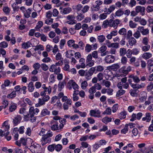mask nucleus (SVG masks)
I'll return each mask as SVG.
<instances>
[{
    "label": "nucleus",
    "instance_id": "f257e3e1",
    "mask_svg": "<svg viewBox=\"0 0 153 153\" xmlns=\"http://www.w3.org/2000/svg\"><path fill=\"white\" fill-rule=\"evenodd\" d=\"M39 112L38 109L36 108L34 109L33 107H31L29 110V113L25 114L26 120L27 121L30 120L32 122H33L36 121V118L34 116L35 114H37Z\"/></svg>",
    "mask_w": 153,
    "mask_h": 153
},
{
    "label": "nucleus",
    "instance_id": "f03ea898",
    "mask_svg": "<svg viewBox=\"0 0 153 153\" xmlns=\"http://www.w3.org/2000/svg\"><path fill=\"white\" fill-rule=\"evenodd\" d=\"M53 136V134L51 131H48L47 134L42 137L41 139V144L42 146H44L47 143H50L51 141L50 138Z\"/></svg>",
    "mask_w": 153,
    "mask_h": 153
},
{
    "label": "nucleus",
    "instance_id": "7ed1b4c3",
    "mask_svg": "<svg viewBox=\"0 0 153 153\" xmlns=\"http://www.w3.org/2000/svg\"><path fill=\"white\" fill-rule=\"evenodd\" d=\"M143 116V114L141 112H139L137 114L133 113L131 116V118L130 119V121L133 122L136 119L139 120L141 119Z\"/></svg>",
    "mask_w": 153,
    "mask_h": 153
},
{
    "label": "nucleus",
    "instance_id": "20e7f679",
    "mask_svg": "<svg viewBox=\"0 0 153 153\" xmlns=\"http://www.w3.org/2000/svg\"><path fill=\"white\" fill-rule=\"evenodd\" d=\"M101 112L98 109L91 110L90 111V115L91 116L98 118L101 117Z\"/></svg>",
    "mask_w": 153,
    "mask_h": 153
},
{
    "label": "nucleus",
    "instance_id": "39448f33",
    "mask_svg": "<svg viewBox=\"0 0 153 153\" xmlns=\"http://www.w3.org/2000/svg\"><path fill=\"white\" fill-rule=\"evenodd\" d=\"M120 20L118 19H115L113 20L112 19H110V27H113L115 29H116L118 25L120 24Z\"/></svg>",
    "mask_w": 153,
    "mask_h": 153
},
{
    "label": "nucleus",
    "instance_id": "423d86ee",
    "mask_svg": "<svg viewBox=\"0 0 153 153\" xmlns=\"http://www.w3.org/2000/svg\"><path fill=\"white\" fill-rule=\"evenodd\" d=\"M115 59L114 56L111 55H108L105 58L104 61L106 63L110 64L113 62Z\"/></svg>",
    "mask_w": 153,
    "mask_h": 153
},
{
    "label": "nucleus",
    "instance_id": "0eeeda50",
    "mask_svg": "<svg viewBox=\"0 0 153 153\" xmlns=\"http://www.w3.org/2000/svg\"><path fill=\"white\" fill-rule=\"evenodd\" d=\"M143 35H146L149 34V30L148 28L145 29L143 26H139L137 29Z\"/></svg>",
    "mask_w": 153,
    "mask_h": 153
},
{
    "label": "nucleus",
    "instance_id": "6e6552de",
    "mask_svg": "<svg viewBox=\"0 0 153 153\" xmlns=\"http://www.w3.org/2000/svg\"><path fill=\"white\" fill-rule=\"evenodd\" d=\"M145 8L143 7L140 6H137L135 7V10L137 13L140 12L142 15H143L145 14Z\"/></svg>",
    "mask_w": 153,
    "mask_h": 153
},
{
    "label": "nucleus",
    "instance_id": "1a4fd4ad",
    "mask_svg": "<svg viewBox=\"0 0 153 153\" xmlns=\"http://www.w3.org/2000/svg\"><path fill=\"white\" fill-rule=\"evenodd\" d=\"M145 86V84L144 83H141L140 84L137 83L131 85V87L134 89H140L144 88Z\"/></svg>",
    "mask_w": 153,
    "mask_h": 153
},
{
    "label": "nucleus",
    "instance_id": "9d476101",
    "mask_svg": "<svg viewBox=\"0 0 153 153\" xmlns=\"http://www.w3.org/2000/svg\"><path fill=\"white\" fill-rule=\"evenodd\" d=\"M22 117L19 115H18L15 117L13 119V122L15 126H17L21 122Z\"/></svg>",
    "mask_w": 153,
    "mask_h": 153
},
{
    "label": "nucleus",
    "instance_id": "9b49d317",
    "mask_svg": "<svg viewBox=\"0 0 153 153\" xmlns=\"http://www.w3.org/2000/svg\"><path fill=\"white\" fill-rule=\"evenodd\" d=\"M53 124L51 126V128L53 131H56L58 130L61 129H59V127L58 126V121H54V122L52 123Z\"/></svg>",
    "mask_w": 153,
    "mask_h": 153
},
{
    "label": "nucleus",
    "instance_id": "f8f14e48",
    "mask_svg": "<svg viewBox=\"0 0 153 153\" xmlns=\"http://www.w3.org/2000/svg\"><path fill=\"white\" fill-rule=\"evenodd\" d=\"M68 84L70 85H71L73 89L75 90L79 89V87L78 85L75 82H73L72 80H70L68 82Z\"/></svg>",
    "mask_w": 153,
    "mask_h": 153
},
{
    "label": "nucleus",
    "instance_id": "ddd939ff",
    "mask_svg": "<svg viewBox=\"0 0 153 153\" xmlns=\"http://www.w3.org/2000/svg\"><path fill=\"white\" fill-rule=\"evenodd\" d=\"M129 78L132 79L133 81L136 83H138L140 81V79L137 75H131L129 76Z\"/></svg>",
    "mask_w": 153,
    "mask_h": 153
},
{
    "label": "nucleus",
    "instance_id": "4468645a",
    "mask_svg": "<svg viewBox=\"0 0 153 153\" xmlns=\"http://www.w3.org/2000/svg\"><path fill=\"white\" fill-rule=\"evenodd\" d=\"M145 115V117H143L142 120L143 121H146V122H150L151 119V114L149 113H146Z\"/></svg>",
    "mask_w": 153,
    "mask_h": 153
},
{
    "label": "nucleus",
    "instance_id": "2eb2a0df",
    "mask_svg": "<svg viewBox=\"0 0 153 153\" xmlns=\"http://www.w3.org/2000/svg\"><path fill=\"white\" fill-rule=\"evenodd\" d=\"M124 13L123 9L120 8L116 11L115 13V16L120 17L122 16Z\"/></svg>",
    "mask_w": 153,
    "mask_h": 153
},
{
    "label": "nucleus",
    "instance_id": "dca6fc26",
    "mask_svg": "<svg viewBox=\"0 0 153 153\" xmlns=\"http://www.w3.org/2000/svg\"><path fill=\"white\" fill-rule=\"evenodd\" d=\"M152 54L149 52L144 53L142 55V57L145 59H147L152 57Z\"/></svg>",
    "mask_w": 153,
    "mask_h": 153
},
{
    "label": "nucleus",
    "instance_id": "f3484780",
    "mask_svg": "<svg viewBox=\"0 0 153 153\" xmlns=\"http://www.w3.org/2000/svg\"><path fill=\"white\" fill-rule=\"evenodd\" d=\"M27 88L29 92H33L34 89L33 83L32 82H30L27 86Z\"/></svg>",
    "mask_w": 153,
    "mask_h": 153
},
{
    "label": "nucleus",
    "instance_id": "a211bd4d",
    "mask_svg": "<svg viewBox=\"0 0 153 153\" xmlns=\"http://www.w3.org/2000/svg\"><path fill=\"white\" fill-rule=\"evenodd\" d=\"M139 92V91L137 89H131L129 93L132 97H134L137 96Z\"/></svg>",
    "mask_w": 153,
    "mask_h": 153
},
{
    "label": "nucleus",
    "instance_id": "6ab92c4d",
    "mask_svg": "<svg viewBox=\"0 0 153 153\" xmlns=\"http://www.w3.org/2000/svg\"><path fill=\"white\" fill-rule=\"evenodd\" d=\"M50 114V111L47 109H44L42 110L41 114V117H42L47 115H49Z\"/></svg>",
    "mask_w": 153,
    "mask_h": 153
},
{
    "label": "nucleus",
    "instance_id": "aec40b11",
    "mask_svg": "<svg viewBox=\"0 0 153 153\" xmlns=\"http://www.w3.org/2000/svg\"><path fill=\"white\" fill-rule=\"evenodd\" d=\"M65 66L63 68L64 70L66 71H70V66L69 65V62L67 61H64Z\"/></svg>",
    "mask_w": 153,
    "mask_h": 153
},
{
    "label": "nucleus",
    "instance_id": "412c9836",
    "mask_svg": "<svg viewBox=\"0 0 153 153\" xmlns=\"http://www.w3.org/2000/svg\"><path fill=\"white\" fill-rule=\"evenodd\" d=\"M111 118L106 117H104L102 119V121L105 124H107L108 123L111 122Z\"/></svg>",
    "mask_w": 153,
    "mask_h": 153
},
{
    "label": "nucleus",
    "instance_id": "4be33fe9",
    "mask_svg": "<svg viewBox=\"0 0 153 153\" xmlns=\"http://www.w3.org/2000/svg\"><path fill=\"white\" fill-rule=\"evenodd\" d=\"M127 112L125 111H123L121 112L119 115V117L120 119H124L126 118Z\"/></svg>",
    "mask_w": 153,
    "mask_h": 153
},
{
    "label": "nucleus",
    "instance_id": "5701e85b",
    "mask_svg": "<svg viewBox=\"0 0 153 153\" xmlns=\"http://www.w3.org/2000/svg\"><path fill=\"white\" fill-rule=\"evenodd\" d=\"M31 43L29 41H27L26 43H24L22 45V48L26 49L30 47Z\"/></svg>",
    "mask_w": 153,
    "mask_h": 153
},
{
    "label": "nucleus",
    "instance_id": "b1692460",
    "mask_svg": "<svg viewBox=\"0 0 153 153\" xmlns=\"http://www.w3.org/2000/svg\"><path fill=\"white\" fill-rule=\"evenodd\" d=\"M120 54L121 56H123L126 53V50L124 48H120Z\"/></svg>",
    "mask_w": 153,
    "mask_h": 153
},
{
    "label": "nucleus",
    "instance_id": "393cba45",
    "mask_svg": "<svg viewBox=\"0 0 153 153\" xmlns=\"http://www.w3.org/2000/svg\"><path fill=\"white\" fill-rule=\"evenodd\" d=\"M129 39L128 42L130 46H132L136 44V41L134 37H132L131 39Z\"/></svg>",
    "mask_w": 153,
    "mask_h": 153
},
{
    "label": "nucleus",
    "instance_id": "a878e982",
    "mask_svg": "<svg viewBox=\"0 0 153 153\" xmlns=\"http://www.w3.org/2000/svg\"><path fill=\"white\" fill-rule=\"evenodd\" d=\"M97 39L100 42L102 43L105 40V38L104 36L102 35L98 36Z\"/></svg>",
    "mask_w": 153,
    "mask_h": 153
},
{
    "label": "nucleus",
    "instance_id": "bb28decb",
    "mask_svg": "<svg viewBox=\"0 0 153 153\" xmlns=\"http://www.w3.org/2000/svg\"><path fill=\"white\" fill-rule=\"evenodd\" d=\"M10 83V81L8 80H5L4 83L2 84L1 86V88L2 89H4L6 86H9Z\"/></svg>",
    "mask_w": 153,
    "mask_h": 153
},
{
    "label": "nucleus",
    "instance_id": "cd10ccee",
    "mask_svg": "<svg viewBox=\"0 0 153 153\" xmlns=\"http://www.w3.org/2000/svg\"><path fill=\"white\" fill-rule=\"evenodd\" d=\"M125 92L126 91L125 90H124L122 89H120L117 92L116 96L118 97H119L124 94Z\"/></svg>",
    "mask_w": 153,
    "mask_h": 153
},
{
    "label": "nucleus",
    "instance_id": "c85d7f7f",
    "mask_svg": "<svg viewBox=\"0 0 153 153\" xmlns=\"http://www.w3.org/2000/svg\"><path fill=\"white\" fill-rule=\"evenodd\" d=\"M102 83L107 88H109L111 85V83L110 81L105 80L102 81Z\"/></svg>",
    "mask_w": 153,
    "mask_h": 153
},
{
    "label": "nucleus",
    "instance_id": "c756f323",
    "mask_svg": "<svg viewBox=\"0 0 153 153\" xmlns=\"http://www.w3.org/2000/svg\"><path fill=\"white\" fill-rule=\"evenodd\" d=\"M111 113V110L110 108L108 107L104 111L102 114H103L110 115Z\"/></svg>",
    "mask_w": 153,
    "mask_h": 153
},
{
    "label": "nucleus",
    "instance_id": "7c9ffc66",
    "mask_svg": "<svg viewBox=\"0 0 153 153\" xmlns=\"http://www.w3.org/2000/svg\"><path fill=\"white\" fill-rule=\"evenodd\" d=\"M16 104L14 103L11 104L9 107V111L10 112L14 111L16 109Z\"/></svg>",
    "mask_w": 153,
    "mask_h": 153
},
{
    "label": "nucleus",
    "instance_id": "2f4dec72",
    "mask_svg": "<svg viewBox=\"0 0 153 153\" xmlns=\"http://www.w3.org/2000/svg\"><path fill=\"white\" fill-rule=\"evenodd\" d=\"M118 33L120 35H126V30L125 28H122L119 30Z\"/></svg>",
    "mask_w": 153,
    "mask_h": 153
},
{
    "label": "nucleus",
    "instance_id": "473e14b6",
    "mask_svg": "<svg viewBox=\"0 0 153 153\" xmlns=\"http://www.w3.org/2000/svg\"><path fill=\"white\" fill-rule=\"evenodd\" d=\"M16 91H13L10 94L8 95L7 97L8 98H13L16 96Z\"/></svg>",
    "mask_w": 153,
    "mask_h": 153
},
{
    "label": "nucleus",
    "instance_id": "72a5a7b5",
    "mask_svg": "<svg viewBox=\"0 0 153 153\" xmlns=\"http://www.w3.org/2000/svg\"><path fill=\"white\" fill-rule=\"evenodd\" d=\"M89 8V6L87 5H85L83 7H82L81 11L82 13H84L88 12Z\"/></svg>",
    "mask_w": 153,
    "mask_h": 153
},
{
    "label": "nucleus",
    "instance_id": "f704fd0d",
    "mask_svg": "<svg viewBox=\"0 0 153 153\" xmlns=\"http://www.w3.org/2000/svg\"><path fill=\"white\" fill-rule=\"evenodd\" d=\"M54 146L55 149L56 151L58 152L60 151L62 148V146L60 144H58L56 145L55 144Z\"/></svg>",
    "mask_w": 153,
    "mask_h": 153
},
{
    "label": "nucleus",
    "instance_id": "c9c22d12",
    "mask_svg": "<svg viewBox=\"0 0 153 153\" xmlns=\"http://www.w3.org/2000/svg\"><path fill=\"white\" fill-rule=\"evenodd\" d=\"M150 45H145L142 46L141 48L142 51L144 52H146L148 51L150 48Z\"/></svg>",
    "mask_w": 153,
    "mask_h": 153
},
{
    "label": "nucleus",
    "instance_id": "e433bc0d",
    "mask_svg": "<svg viewBox=\"0 0 153 153\" xmlns=\"http://www.w3.org/2000/svg\"><path fill=\"white\" fill-rule=\"evenodd\" d=\"M71 11V9L69 7L65 8L63 9V13L65 14L69 13Z\"/></svg>",
    "mask_w": 153,
    "mask_h": 153
},
{
    "label": "nucleus",
    "instance_id": "4c0bfd02",
    "mask_svg": "<svg viewBox=\"0 0 153 153\" xmlns=\"http://www.w3.org/2000/svg\"><path fill=\"white\" fill-rule=\"evenodd\" d=\"M65 53L66 57L68 58H70L71 57L74 56V54L72 53V51H67Z\"/></svg>",
    "mask_w": 153,
    "mask_h": 153
},
{
    "label": "nucleus",
    "instance_id": "58836bf2",
    "mask_svg": "<svg viewBox=\"0 0 153 153\" xmlns=\"http://www.w3.org/2000/svg\"><path fill=\"white\" fill-rule=\"evenodd\" d=\"M31 10L30 9H28L26 10V12L24 13L25 16L27 18H28L30 16V15L31 13Z\"/></svg>",
    "mask_w": 153,
    "mask_h": 153
},
{
    "label": "nucleus",
    "instance_id": "ea45409f",
    "mask_svg": "<svg viewBox=\"0 0 153 153\" xmlns=\"http://www.w3.org/2000/svg\"><path fill=\"white\" fill-rule=\"evenodd\" d=\"M55 144L49 145L48 147V149L49 151L51 152H52L55 149Z\"/></svg>",
    "mask_w": 153,
    "mask_h": 153
},
{
    "label": "nucleus",
    "instance_id": "a19ab883",
    "mask_svg": "<svg viewBox=\"0 0 153 153\" xmlns=\"http://www.w3.org/2000/svg\"><path fill=\"white\" fill-rule=\"evenodd\" d=\"M26 109L25 108H21L19 110V113L21 114H23V115L24 116V119H26L25 114H27V113L26 112Z\"/></svg>",
    "mask_w": 153,
    "mask_h": 153
},
{
    "label": "nucleus",
    "instance_id": "79ce46f5",
    "mask_svg": "<svg viewBox=\"0 0 153 153\" xmlns=\"http://www.w3.org/2000/svg\"><path fill=\"white\" fill-rule=\"evenodd\" d=\"M43 22L42 21H39L37 24L36 27H35V29L36 30L39 29L41 28L43 26Z\"/></svg>",
    "mask_w": 153,
    "mask_h": 153
},
{
    "label": "nucleus",
    "instance_id": "37998d69",
    "mask_svg": "<svg viewBox=\"0 0 153 153\" xmlns=\"http://www.w3.org/2000/svg\"><path fill=\"white\" fill-rule=\"evenodd\" d=\"M110 20L109 21L106 20L104 21L103 22L102 25L103 27L105 28H106L107 27L108 25L109 26H110Z\"/></svg>",
    "mask_w": 153,
    "mask_h": 153
},
{
    "label": "nucleus",
    "instance_id": "c03bdc74",
    "mask_svg": "<svg viewBox=\"0 0 153 153\" xmlns=\"http://www.w3.org/2000/svg\"><path fill=\"white\" fill-rule=\"evenodd\" d=\"M82 6L80 4L77 5L75 6V9L77 12H79L82 10Z\"/></svg>",
    "mask_w": 153,
    "mask_h": 153
},
{
    "label": "nucleus",
    "instance_id": "a18cd8bd",
    "mask_svg": "<svg viewBox=\"0 0 153 153\" xmlns=\"http://www.w3.org/2000/svg\"><path fill=\"white\" fill-rule=\"evenodd\" d=\"M92 48L91 45L89 44H87L85 47V50L87 52H89L91 51Z\"/></svg>",
    "mask_w": 153,
    "mask_h": 153
},
{
    "label": "nucleus",
    "instance_id": "49530a36",
    "mask_svg": "<svg viewBox=\"0 0 153 153\" xmlns=\"http://www.w3.org/2000/svg\"><path fill=\"white\" fill-rule=\"evenodd\" d=\"M119 68L120 66L118 64H114L111 66V69L114 70H116L117 69H119Z\"/></svg>",
    "mask_w": 153,
    "mask_h": 153
},
{
    "label": "nucleus",
    "instance_id": "de8ad7c7",
    "mask_svg": "<svg viewBox=\"0 0 153 153\" xmlns=\"http://www.w3.org/2000/svg\"><path fill=\"white\" fill-rule=\"evenodd\" d=\"M35 48L34 49L35 51H36L39 50H40L41 51H43L44 50V48L43 45H39L38 46H35Z\"/></svg>",
    "mask_w": 153,
    "mask_h": 153
},
{
    "label": "nucleus",
    "instance_id": "09e8293b",
    "mask_svg": "<svg viewBox=\"0 0 153 153\" xmlns=\"http://www.w3.org/2000/svg\"><path fill=\"white\" fill-rule=\"evenodd\" d=\"M87 86L88 83L86 81H84L82 82L81 84V87L83 89H85Z\"/></svg>",
    "mask_w": 153,
    "mask_h": 153
},
{
    "label": "nucleus",
    "instance_id": "8fccbe9b",
    "mask_svg": "<svg viewBox=\"0 0 153 153\" xmlns=\"http://www.w3.org/2000/svg\"><path fill=\"white\" fill-rule=\"evenodd\" d=\"M7 43L5 41H3L0 43V47L1 48H5L8 46Z\"/></svg>",
    "mask_w": 153,
    "mask_h": 153
},
{
    "label": "nucleus",
    "instance_id": "3c124183",
    "mask_svg": "<svg viewBox=\"0 0 153 153\" xmlns=\"http://www.w3.org/2000/svg\"><path fill=\"white\" fill-rule=\"evenodd\" d=\"M128 131V125L126 124L124 128L121 130V133L124 134H125Z\"/></svg>",
    "mask_w": 153,
    "mask_h": 153
},
{
    "label": "nucleus",
    "instance_id": "603ef678",
    "mask_svg": "<svg viewBox=\"0 0 153 153\" xmlns=\"http://www.w3.org/2000/svg\"><path fill=\"white\" fill-rule=\"evenodd\" d=\"M140 32L139 31V30L137 29V31L133 34V36L136 39H138L140 36L141 35L140 33Z\"/></svg>",
    "mask_w": 153,
    "mask_h": 153
},
{
    "label": "nucleus",
    "instance_id": "864d4df0",
    "mask_svg": "<svg viewBox=\"0 0 153 153\" xmlns=\"http://www.w3.org/2000/svg\"><path fill=\"white\" fill-rule=\"evenodd\" d=\"M149 39L147 37H145L143 38L142 41V43L145 45H147L148 44Z\"/></svg>",
    "mask_w": 153,
    "mask_h": 153
},
{
    "label": "nucleus",
    "instance_id": "5fc2aeb1",
    "mask_svg": "<svg viewBox=\"0 0 153 153\" xmlns=\"http://www.w3.org/2000/svg\"><path fill=\"white\" fill-rule=\"evenodd\" d=\"M41 67L42 69L44 71H46L48 69V67L47 65L45 63L41 64Z\"/></svg>",
    "mask_w": 153,
    "mask_h": 153
},
{
    "label": "nucleus",
    "instance_id": "6e6d98bb",
    "mask_svg": "<svg viewBox=\"0 0 153 153\" xmlns=\"http://www.w3.org/2000/svg\"><path fill=\"white\" fill-rule=\"evenodd\" d=\"M60 123V124L59 125V129H62L64 125L65 124H63V120L62 118H60V119L58 121V123Z\"/></svg>",
    "mask_w": 153,
    "mask_h": 153
},
{
    "label": "nucleus",
    "instance_id": "4d7b16f0",
    "mask_svg": "<svg viewBox=\"0 0 153 153\" xmlns=\"http://www.w3.org/2000/svg\"><path fill=\"white\" fill-rule=\"evenodd\" d=\"M56 59L57 60H61L62 59V61H63V58H62V55L61 53H58L57 54L56 56Z\"/></svg>",
    "mask_w": 153,
    "mask_h": 153
},
{
    "label": "nucleus",
    "instance_id": "13d9d810",
    "mask_svg": "<svg viewBox=\"0 0 153 153\" xmlns=\"http://www.w3.org/2000/svg\"><path fill=\"white\" fill-rule=\"evenodd\" d=\"M96 70L97 71L101 72L103 71L104 67L101 65H99L96 67Z\"/></svg>",
    "mask_w": 153,
    "mask_h": 153
},
{
    "label": "nucleus",
    "instance_id": "bf43d9fd",
    "mask_svg": "<svg viewBox=\"0 0 153 153\" xmlns=\"http://www.w3.org/2000/svg\"><path fill=\"white\" fill-rule=\"evenodd\" d=\"M108 14V13L107 12L106 13H103L101 14L99 16V18L100 19H105L107 17V14Z\"/></svg>",
    "mask_w": 153,
    "mask_h": 153
},
{
    "label": "nucleus",
    "instance_id": "052dcab7",
    "mask_svg": "<svg viewBox=\"0 0 153 153\" xmlns=\"http://www.w3.org/2000/svg\"><path fill=\"white\" fill-rule=\"evenodd\" d=\"M3 127L5 128V131L7 130L10 128L9 126L8 125V123L7 121H5L3 123L2 125Z\"/></svg>",
    "mask_w": 153,
    "mask_h": 153
},
{
    "label": "nucleus",
    "instance_id": "680f3d73",
    "mask_svg": "<svg viewBox=\"0 0 153 153\" xmlns=\"http://www.w3.org/2000/svg\"><path fill=\"white\" fill-rule=\"evenodd\" d=\"M118 105L117 104H115L112 108V112L113 113L116 112L118 109Z\"/></svg>",
    "mask_w": 153,
    "mask_h": 153
},
{
    "label": "nucleus",
    "instance_id": "e2e57ef3",
    "mask_svg": "<svg viewBox=\"0 0 153 153\" xmlns=\"http://www.w3.org/2000/svg\"><path fill=\"white\" fill-rule=\"evenodd\" d=\"M53 19L51 18L47 19L45 20V23L47 25H51L53 22Z\"/></svg>",
    "mask_w": 153,
    "mask_h": 153
},
{
    "label": "nucleus",
    "instance_id": "0e129e2a",
    "mask_svg": "<svg viewBox=\"0 0 153 153\" xmlns=\"http://www.w3.org/2000/svg\"><path fill=\"white\" fill-rule=\"evenodd\" d=\"M81 145L80 149L87 148L88 147V144L86 142H82L81 143Z\"/></svg>",
    "mask_w": 153,
    "mask_h": 153
},
{
    "label": "nucleus",
    "instance_id": "69168bd1",
    "mask_svg": "<svg viewBox=\"0 0 153 153\" xmlns=\"http://www.w3.org/2000/svg\"><path fill=\"white\" fill-rule=\"evenodd\" d=\"M132 52V50H131L130 49L127 50L126 56L128 58H130L131 57L132 55L133 54Z\"/></svg>",
    "mask_w": 153,
    "mask_h": 153
},
{
    "label": "nucleus",
    "instance_id": "338daca9",
    "mask_svg": "<svg viewBox=\"0 0 153 153\" xmlns=\"http://www.w3.org/2000/svg\"><path fill=\"white\" fill-rule=\"evenodd\" d=\"M137 25V24L133 22L132 21H130L129 22V26L131 28H135Z\"/></svg>",
    "mask_w": 153,
    "mask_h": 153
},
{
    "label": "nucleus",
    "instance_id": "774afa93",
    "mask_svg": "<svg viewBox=\"0 0 153 153\" xmlns=\"http://www.w3.org/2000/svg\"><path fill=\"white\" fill-rule=\"evenodd\" d=\"M41 65L39 63H36L33 65V67L35 69L38 70L40 67Z\"/></svg>",
    "mask_w": 153,
    "mask_h": 153
}]
</instances>
